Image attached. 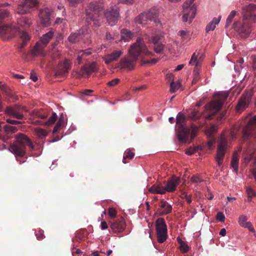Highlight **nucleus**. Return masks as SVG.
<instances>
[{"mask_svg": "<svg viewBox=\"0 0 256 256\" xmlns=\"http://www.w3.org/2000/svg\"><path fill=\"white\" fill-rule=\"evenodd\" d=\"M57 119V114L53 113L52 115L50 118L48 120L44 122V126H50L54 123Z\"/></svg>", "mask_w": 256, "mask_h": 256, "instance_id": "46", "label": "nucleus"}, {"mask_svg": "<svg viewBox=\"0 0 256 256\" xmlns=\"http://www.w3.org/2000/svg\"><path fill=\"white\" fill-rule=\"evenodd\" d=\"M134 156V153L132 152L130 150H126L124 152V156L123 162L126 163L124 160L126 158H132Z\"/></svg>", "mask_w": 256, "mask_h": 256, "instance_id": "47", "label": "nucleus"}, {"mask_svg": "<svg viewBox=\"0 0 256 256\" xmlns=\"http://www.w3.org/2000/svg\"><path fill=\"white\" fill-rule=\"evenodd\" d=\"M172 207L168 202L165 201L164 200H160V208H158V212L160 215L162 216L172 212Z\"/></svg>", "mask_w": 256, "mask_h": 256, "instance_id": "23", "label": "nucleus"}, {"mask_svg": "<svg viewBox=\"0 0 256 256\" xmlns=\"http://www.w3.org/2000/svg\"><path fill=\"white\" fill-rule=\"evenodd\" d=\"M184 120V115L183 114L180 112L178 113L176 116V126L180 127V130H178V138L180 142L185 141L188 133V130L182 125V124Z\"/></svg>", "mask_w": 256, "mask_h": 256, "instance_id": "7", "label": "nucleus"}, {"mask_svg": "<svg viewBox=\"0 0 256 256\" xmlns=\"http://www.w3.org/2000/svg\"><path fill=\"white\" fill-rule=\"evenodd\" d=\"M149 192L152 194H164L166 192L165 187L162 184H154L150 189Z\"/></svg>", "mask_w": 256, "mask_h": 256, "instance_id": "28", "label": "nucleus"}, {"mask_svg": "<svg viewBox=\"0 0 256 256\" xmlns=\"http://www.w3.org/2000/svg\"><path fill=\"white\" fill-rule=\"evenodd\" d=\"M4 130L7 132H15L18 130V128L16 126H11L8 124H6L4 126Z\"/></svg>", "mask_w": 256, "mask_h": 256, "instance_id": "50", "label": "nucleus"}, {"mask_svg": "<svg viewBox=\"0 0 256 256\" xmlns=\"http://www.w3.org/2000/svg\"><path fill=\"white\" fill-rule=\"evenodd\" d=\"M16 140L14 142H18L19 144L25 148L26 145H28L32 150H34V145L26 135L22 133H19L16 136Z\"/></svg>", "mask_w": 256, "mask_h": 256, "instance_id": "18", "label": "nucleus"}, {"mask_svg": "<svg viewBox=\"0 0 256 256\" xmlns=\"http://www.w3.org/2000/svg\"><path fill=\"white\" fill-rule=\"evenodd\" d=\"M81 38V36L79 33L72 34L68 38V40L72 43H75L78 42Z\"/></svg>", "mask_w": 256, "mask_h": 256, "instance_id": "39", "label": "nucleus"}, {"mask_svg": "<svg viewBox=\"0 0 256 256\" xmlns=\"http://www.w3.org/2000/svg\"><path fill=\"white\" fill-rule=\"evenodd\" d=\"M191 180L192 183L196 185H198L200 182H203V180L200 178V175L198 174L193 176L191 178Z\"/></svg>", "mask_w": 256, "mask_h": 256, "instance_id": "49", "label": "nucleus"}, {"mask_svg": "<svg viewBox=\"0 0 256 256\" xmlns=\"http://www.w3.org/2000/svg\"><path fill=\"white\" fill-rule=\"evenodd\" d=\"M126 226V222L124 219L120 218L112 222L110 227L114 232H119L124 230Z\"/></svg>", "mask_w": 256, "mask_h": 256, "instance_id": "20", "label": "nucleus"}, {"mask_svg": "<svg viewBox=\"0 0 256 256\" xmlns=\"http://www.w3.org/2000/svg\"><path fill=\"white\" fill-rule=\"evenodd\" d=\"M36 236L37 239L39 240H42L44 238V236L43 232L39 231L36 234Z\"/></svg>", "mask_w": 256, "mask_h": 256, "instance_id": "63", "label": "nucleus"}, {"mask_svg": "<svg viewBox=\"0 0 256 256\" xmlns=\"http://www.w3.org/2000/svg\"><path fill=\"white\" fill-rule=\"evenodd\" d=\"M17 31V28H12L4 25L0 26V35L8 34V38H11L16 34Z\"/></svg>", "mask_w": 256, "mask_h": 256, "instance_id": "24", "label": "nucleus"}, {"mask_svg": "<svg viewBox=\"0 0 256 256\" xmlns=\"http://www.w3.org/2000/svg\"><path fill=\"white\" fill-rule=\"evenodd\" d=\"M234 28L239 33H246L244 26L240 22H237L234 24Z\"/></svg>", "mask_w": 256, "mask_h": 256, "instance_id": "37", "label": "nucleus"}, {"mask_svg": "<svg viewBox=\"0 0 256 256\" xmlns=\"http://www.w3.org/2000/svg\"><path fill=\"white\" fill-rule=\"evenodd\" d=\"M222 16H218V18H214L211 22H210L206 27V32H208L210 31H213L216 28V26L218 25L220 20Z\"/></svg>", "mask_w": 256, "mask_h": 256, "instance_id": "27", "label": "nucleus"}, {"mask_svg": "<svg viewBox=\"0 0 256 256\" xmlns=\"http://www.w3.org/2000/svg\"><path fill=\"white\" fill-rule=\"evenodd\" d=\"M50 12L48 9L45 8L40 10L38 14L40 22L44 26H48L50 24Z\"/></svg>", "mask_w": 256, "mask_h": 256, "instance_id": "19", "label": "nucleus"}, {"mask_svg": "<svg viewBox=\"0 0 256 256\" xmlns=\"http://www.w3.org/2000/svg\"><path fill=\"white\" fill-rule=\"evenodd\" d=\"M178 34L183 40L186 38L188 36V32L186 31L180 30L178 32Z\"/></svg>", "mask_w": 256, "mask_h": 256, "instance_id": "62", "label": "nucleus"}, {"mask_svg": "<svg viewBox=\"0 0 256 256\" xmlns=\"http://www.w3.org/2000/svg\"><path fill=\"white\" fill-rule=\"evenodd\" d=\"M256 126V116L249 118L247 125L243 130V138L246 139L250 136H254L256 138L254 128Z\"/></svg>", "mask_w": 256, "mask_h": 256, "instance_id": "10", "label": "nucleus"}, {"mask_svg": "<svg viewBox=\"0 0 256 256\" xmlns=\"http://www.w3.org/2000/svg\"><path fill=\"white\" fill-rule=\"evenodd\" d=\"M252 93L248 92L243 95L236 106V110L238 112L244 111L247 108L251 101Z\"/></svg>", "mask_w": 256, "mask_h": 256, "instance_id": "12", "label": "nucleus"}, {"mask_svg": "<svg viewBox=\"0 0 256 256\" xmlns=\"http://www.w3.org/2000/svg\"><path fill=\"white\" fill-rule=\"evenodd\" d=\"M246 192L248 196V200H252V198L256 196V193L251 188H248L246 189Z\"/></svg>", "mask_w": 256, "mask_h": 256, "instance_id": "51", "label": "nucleus"}, {"mask_svg": "<svg viewBox=\"0 0 256 256\" xmlns=\"http://www.w3.org/2000/svg\"><path fill=\"white\" fill-rule=\"evenodd\" d=\"M156 16V14H154L151 11H148L142 13L136 18V22L145 24L149 20H152Z\"/></svg>", "mask_w": 256, "mask_h": 256, "instance_id": "17", "label": "nucleus"}, {"mask_svg": "<svg viewBox=\"0 0 256 256\" xmlns=\"http://www.w3.org/2000/svg\"><path fill=\"white\" fill-rule=\"evenodd\" d=\"M82 70L84 71L83 73L86 74H89L90 72H94L97 70V65L95 62L88 64V66H83Z\"/></svg>", "mask_w": 256, "mask_h": 256, "instance_id": "31", "label": "nucleus"}, {"mask_svg": "<svg viewBox=\"0 0 256 256\" xmlns=\"http://www.w3.org/2000/svg\"><path fill=\"white\" fill-rule=\"evenodd\" d=\"M228 147V143L226 136L224 133H222L218 140L217 154L216 157L218 166H220L222 164L223 158Z\"/></svg>", "mask_w": 256, "mask_h": 256, "instance_id": "5", "label": "nucleus"}, {"mask_svg": "<svg viewBox=\"0 0 256 256\" xmlns=\"http://www.w3.org/2000/svg\"><path fill=\"white\" fill-rule=\"evenodd\" d=\"M104 16L110 26L114 25L118 21L120 14L117 8H111L104 12Z\"/></svg>", "mask_w": 256, "mask_h": 256, "instance_id": "8", "label": "nucleus"}, {"mask_svg": "<svg viewBox=\"0 0 256 256\" xmlns=\"http://www.w3.org/2000/svg\"><path fill=\"white\" fill-rule=\"evenodd\" d=\"M10 15V12H9L7 10H5V9H4V10H0V22L8 17Z\"/></svg>", "mask_w": 256, "mask_h": 256, "instance_id": "52", "label": "nucleus"}, {"mask_svg": "<svg viewBox=\"0 0 256 256\" xmlns=\"http://www.w3.org/2000/svg\"><path fill=\"white\" fill-rule=\"evenodd\" d=\"M138 60L129 56L128 54L122 58L120 62L119 67L120 69H124L127 70H132L137 62Z\"/></svg>", "mask_w": 256, "mask_h": 256, "instance_id": "9", "label": "nucleus"}, {"mask_svg": "<svg viewBox=\"0 0 256 256\" xmlns=\"http://www.w3.org/2000/svg\"><path fill=\"white\" fill-rule=\"evenodd\" d=\"M119 82H120V79H118V78H114L112 80L108 82V84L110 86H113L117 84Z\"/></svg>", "mask_w": 256, "mask_h": 256, "instance_id": "61", "label": "nucleus"}, {"mask_svg": "<svg viewBox=\"0 0 256 256\" xmlns=\"http://www.w3.org/2000/svg\"><path fill=\"white\" fill-rule=\"evenodd\" d=\"M92 50L91 48H88L84 50H80L78 53L77 60L78 64L82 63V60L84 59L86 56L91 54Z\"/></svg>", "mask_w": 256, "mask_h": 256, "instance_id": "30", "label": "nucleus"}, {"mask_svg": "<svg viewBox=\"0 0 256 256\" xmlns=\"http://www.w3.org/2000/svg\"><path fill=\"white\" fill-rule=\"evenodd\" d=\"M154 44V49L156 53L162 52L164 48V45L160 42L153 43Z\"/></svg>", "mask_w": 256, "mask_h": 256, "instance_id": "43", "label": "nucleus"}, {"mask_svg": "<svg viewBox=\"0 0 256 256\" xmlns=\"http://www.w3.org/2000/svg\"><path fill=\"white\" fill-rule=\"evenodd\" d=\"M214 96L218 100H214L204 106V112H208L210 114L205 116L206 119H210V117L216 113L221 108L224 102L228 97L226 92H220L215 94Z\"/></svg>", "mask_w": 256, "mask_h": 256, "instance_id": "3", "label": "nucleus"}, {"mask_svg": "<svg viewBox=\"0 0 256 256\" xmlns=\"http://www.w3.org/2000/svg\"><path fill=\"white\" fill-rule=\"evenodd\" d=\"M16 12L18 14H24L29 12L30 10L28 8H27L24 2H23L18 6Z\"/></svg>", "mask_w": 256, "mask_h": 256, "instance_id": "35", "label": "nucleus"}, {"mask_svg": "<svg viewBox=\"0 0 256 256\" xmlns=\"http://www.w3.org/2000/svg\"><path fill=\"white\" fill-rule=\"evenodd\" d=\"M242 12L246 18H250L256 22V5L252 4L245 6L242 8Z\"/></svg>", "mask_w": 256, "mask_h": 256, "instance_id": "14", "label": "nucleus"}, {"mask_svg": "<svg viewBox=\"0 0 256 256\" xmlns=\"http://www.w3.org/2000/svg\"><path fill=\"white\" fill-rule=\"evenodd\" d=\"M163 36V33L162 32H160L152 36V43H158Z\"/></svg>", "mask_w": 256, "mask_h": 256, "instance_id": "44", "label": "nucleus"}, {"mask_svg": "<svg viewBox=\"0 0 256 256\" xmlns=\"http://www.w3.org/2000/svg\"><path fill=\"white\" fill-rule=\"evenodd\" d=\"M20 105H15L7 107L4 110L6 114L10 116L16 118L18 120H21L24 118V115L20 113Z\"/></svg>", "mask_w": 256, "mask_h": 256, "instance_id": "15", "label": "nucleus"}, {"mask_svg": "<svg viewBox=\"0 0 256 256\" xmlns=\"http://www.w3.org/2000/svg\"><path fill=\"white\" fill-rule=\"evenodd\" d=\"M156 230L158 242H164L167 238V226L164 218H159L156 220Z\"/></svg>", "mask_w": 256, "mask_h": 256, "instance_id": "6", "label": "nucleus"}, {"mask_svg": "<svg viewBox=\"0 0 256 256\" xmlns=\"http://www.w3.org/2000/svg\"><path fill=\"white\" fill-rule=\"evenodd\" d=\"M64 122V120L62 118H60L56 124L54 126L52 132L56 133L59 130L62 124Z\"/></svg>", "mask_w": 256, "mask_h": 256, "instance_id": "53", "label": "nucleus"}, {"mask_svg": "<svg viewBox=\"0 0 256 256\" xmlns=\"http://www.w3.org/2000/svg\"><path fill=\"white\" fill-rule=\"evenodd\" d=\"M84 0H68L69 4L72 6H76L78 4L82 2Z\"/></svg>", "mask_w": 256, "mask_h": 256, "instance_id": "57", "label": "nucleus"}, {"mask_svg": "<svg viewBox=\"0 0 256 256\" xmlns=\"http://www.w3.org/2000/svg\"><path fill=\"white\" fill-rule=\"evenodd\" d=\"M236 10H232L230 14L228 15L226 21V26H228L232 22L233 18L236 16Z\"/></svg>", "mask_w": 256, "mask_h": 256, "instance_id": "45", "label": "nucleus"}, {"mask_svg": "<svg viewBox=\"0 0 256 256\" xmlns=\"http://www.w3.org/2000/svg\"><path fill=\"white\" fill-rule=\"evenodd\" d=\"M34 130L36 135L40 138H43L48 135L47 132L42 128H35Z\"/></svg>", "mask_w": 256, "mask_h": 256, "instance_id": "38", "label": "nucleus"}, {"mask_svg": "<svg viewBox=\"0 0 256 256\" xmlns=\"http://www.w3.org/2000/svg\"><path fill=\"white\" fill-rule=\"evenodd\" d=\"M197 150V148H190L186 150V153L188 155H192L193 154L195 153Z\"/></svg>", "mask_w": 256, "mask_h": 256, "instance_id": "60", "label": "nucleus"}, {"mask_svg": "<svg viewBox=\"0 0 256 256\" xmlns=\"http://www.w3.org/2000/svg\"><path fill=\"white\" fill-rule=\"evenodd\" d=\"M254 150L252 148H248L244 150L243 158L247 162L250 161L254 157Z\"/></svg>", "mask_w": 256, "mask_h": 256, "instance_id": "32", "label": "nucleus"}, {"mask_svg": "<svg viewBox=\"0 0 256 256\" xmlns=\"http://www.w3.org/2000/svg\"><path fill=\"white\" fill-rule=\"evenodd\" d=\"M181 86V84L179 81L174 82L172 80V82L170 84V92L171 93H174L176 92Z\"/></svg>", "mask_w": 256, "mask_h": 256, "instance_id": "36", "label": "nucleus"}, {"mask_svg": "<svg viewBox=\"0 0 256 256\" xmlns=\"http://www.w3.org/2000/svg\"><path fill=\"white\" fill-rule=\"evenodd\" d=\"M128 53L129 54V56L136 60H138V56L154 55L153 53L148 50L144 40L140 38H138L136 42L130 46Z\"/></svg>", "mask_w": 256, "mask_h": 256, "instance_id": "2", "label": "nucleus"}, {"mask_svg": "<svg viewBox=\"0 0 256 256\" xmlns=\"http://www.w3.org/2000/svg\"><path fill=\"white\" fill-rule=\"evenodd\" d=\"M216 130L217 128L216 126H212L206 130V134L208 136H210L216 131Z\"/></svg>", "mask_w": 256, "mask_h": 256, "instance_id": "54", "label": "nucleus"}, {"mask_svg": "<svg viewBox=\"0 0 256 256\" xmlns=\"http://www.w3.org/2000/svg\"><path fill=\"white\" fill-rule=\"evenodd\" d=\"M123 53L124 50H116L112 51L110 54L105 55L102 58L104 62L108 64L112 62L117 61Z\"/></svg>", "mask_w": 256, "mask_h": 256, "instance_id": "13", "label": "nucleus"}, {"mask_svg": "<svg viewBox=\"0 0 256 256\" xmlns=\"http://www.w3.org/2000/svg\"><path fill=\"white\" fill-rule=\"evenodd\" d=\"M104 3L101 0L90 2L86 10V20L92 22L95 26H100L102 23L100 12L104 9Z\"/></svg>", "mask_w": 256, "mask_h": 256, "instance_id": "1", "label": "nucleus"}, {"mask_svg": "<svg viewBox=\"0 0 256 256\" xmlns=\"http://www.w3.org/2000/svg\"><path fill=\"white\" fill-rule=\"evenodd\" d=\"M177 239L180 244V248L181 252H186L189 250V248L187 244L180 238H178Z\"/></svg>", "mask_w": 256, "mask_h": 256, "instance_id": "42", "label": "nucleus"}, {"mask_svg": "<svg viewBox=\"0 0 256 256\" xmlns=\"http://www.w3.org/2000/svg\"><path fill=\"white\" fill-rule=\"evenodd\" d=\"M70 69V64L67 60H65L62 63L58 65L56 74H63L68 72Z\"/></svg>", "mask_w": 256, "mask_h": 256, "instance_id": "26", "label": "nucleus"}, {"mask_svg": "<svg viewBox=\"0 0 256 256\" xmlns=\"http://www.w3.org/2000/svg\"><path fill=\"white\" fill-rule=\"evenodd\" d=\"M108 213L111 218H114L116 215L117 212L115 208H108Z\"/></svg>", "mask_w": 256, "mask_h": 256, "instance_id": "56", "label": "nucleus"}, {"mask_svg": "<svg viewBox=\"0 0 256 256\" xmlns=\"http://www.w3.org/2000/svg\"><path fill=\"white\" fill-rule=\"evenodd\" d=\"M194 0H187L182 5L183 16L182 20L184 22H191L195 17L196 12V6L194 3Z\"/></svg>", "mask_w": 256, "mask_h": 256, "instance_id": "4", "label": "nucleus"}, {"mask_svg": "<svg viewBox=\"0 0 256 256\" xmlns=\"http://www.w3.org/2000/svg\"><path fill=\"white\" fill-rule=\"evenodd\" d=\"M0 90L3 91L4 92H5V94H8V88L6 87V86H4V84H0Z\"/></svg>", "mask_w": 256, "mask_h": 256, "instance_id": "64", "label": "nucleus"}, {"mask_svg": "<svg viewBox=\"0 0 256 256\" xmlns=\"http://www.w3.org/2000/svg\"><path fill=\"white\" fill-rule=\"evenodd\" d=\"M247 217L244 215L240 216L238 218V224L240 226L244 228H248L250 231L254 232L252 224L250 222H247Z\"/></svg>", "mask_w": 256, "mask_h": 256, "instance_id": "25", "label": "nucleus"}, {"mask_svg": "<svg viewBox=\"0 0 256 256\" xmlns=\"http://www.w3.org/2000/svg\"><path fill=\"white\" fill-rule=\"evenodd\" d=\"M17 32L20 33V39L23 41V42L20 44L21 48L24 46L26 42L30 39V36L28 34L25 32H19L17 29Z\"/></svg>", "mask_w": 256, "mask_h": 256, "instance_id": "33", "label": "nucleus"}, {"mask_svg": "<svg viewBox=\"0 0 256 256\" xmlns=\"http://www.w3.org/2000/svg\"><path fill=\"white\" fill-rule=\"evenodd\" d=\"M216 219L220 222H224L225 220V216L222 212H218L216 216Z\"/></svg>", "mask_w": 256, "mask_h": 256, "instance_id": "59", "label": "nucleus"}, {"mask_svg": "<svg viewBox=\"0 0 256 256\" xmlns=\"http://www.w3.org/2000/svg\"><path fill=\"white\" fill-rule=\"evenodd\" d=\"M132 37V32L128 30H124L122 32V35L121 36V40L124 39L128 40L130 38Z\"/></svg>", "mask_w": 256, "mask_h": 256, "instance_id": "48", "label": "nucleus"}, {"mask_svg": "<svg viewBox=\"0 0 256 256\" xmlns=\"http://www.w3.org/2000/svg\"><path fill=\"white\" fill-rule=\"evenodd\" d=\"M54 34V32L52 31H49L48 32L44 34L41 36L39 42L43 44L44 46H46L50 40L53 38Z\"/></svg>", "mask_w": 256, "mask_h": 256, "instance_id": "29", "label": "nucleus"}, {"mask_svg": "<svg viewBox=\"0 0 256 256\" xmlns=\"http://www.w3.org/2000/svg\"><path fill=\"white\" fill-rule=\"evenodd\" d=\"M179 184L180 178L176 176H173L168 181L164 186L166 192H172L174 191Z\"/></svg>", "mask_w": 256, "mask_h": 256, "instance_id": "21", "label": "nucleus"}, {"mask_svg": "<svg viewBox=\"0 0 256 256\" xmlns=\"http://www.w3.org/2000/svg\"><path fill=\"white\" fill-rule=\"evenodd\" d=\"M46 46L38 42L32 50V54L36 56H43L46 54L45 50Z\"/></svg>", "mask_w": 256, "mask_h": 256, "instance_id": "22", "label": "nucleus"}, {"mask_svg": "<svg viewBox=\"0 0 256 256\" xmlns=\"http://www.w3.org/2000/svg\"><path fill=\"white\" fill-rule=\"evenodd\" d=\"M202 114H200L198 111L194 110L192 112L190 118L193 120H198L201 117Z\"/></svg>", "mask_w": 256, "mask_h": 256, "instance_id": "55", "label": "nucleus"}, {"mask_svg": "<svg viewBox=\"0 0 256 256\" xmlns=\"http://www.w3.org/2000/svg\"><path fill=\"white\" fill-rule=\"evenodd\" d=\"M238 158L237 152H234L231 161V166L235 172L238 169Z\"/></svg>", "mask_w": 256, "mask_h": 256, "instance_id": "34", "label": "nucleus"}, {"mask_svg": "<svg viewBox=\"0 0 256 256\" xmlns=\"http://www.w3.org/2000/svg\"><path fill=\"white\" fill-rule=\"evenodd\" d=\"M32 20L30 18L22 17L20 20V22L24 26L28 27L32 24Z\"/></svg>", "mask_w": 256, "mask_h": 256, "instance_id": "41", "label": "nucleus"}, {"mask_svg": "<svg viewBox=\"0 0 256 256\" xmlns=\"http://www.w3.org/2000/svg\"><path fill=\"white\" fill-rule=\"evenodd\" d=\"M24 2L29 10L30 8L36 6L38 4L37 0H24Z\"/></svg>", "mask_w": 256, "mask_h": 256, "instance_id": "40", "label": "nucleus"}, {"mask_svg": "<svg viewBox=\"0 0 256 256\" xmlns=\"http://www.w3.org/2000/svg\"><path fill=\"white\" fill-rule=\"evenodd\" d=\"M6 122L8 123L12 124H14V125H17V124H22V122H20V121L17 120H12V119H10V118H7L6 120Z\"/></svg>", "mask_w": 256, "mask_h": 256, "instance_id": "58", "label": "nucleus"}, {"mask_svg": "<svg viewBox=\"0 0 256 256\" xmlns=\"http://www.w3.org/2000/svg\"><path fill=\"white\" fill-rule=\"evenodd\" d=\"M198 54L196 52L194 53L191 57L190 60L189 62V64L195 65L196 68L194 70L193 74L194 78L192 82V84L196 83L200 78L198 68L200 66V58L198 59Z\"/></svg>", "mask_w": 256, "mask_h": 256, "instance_id": "11", "label": "nucleus"}, {"mask_svg": "<svg viewBox=\"0 0 256 256\" xmlns=\"http://www.w3.org/2000/svg\"><path fill=\"white\" fill-rule=\"evenodd\" d=\"M9 150L16 157H23L26 154V148L18 142H14L10 144Z\"/></svg>", "mask_w": 256, "mask_h": 256, "instance_id": "16", "label": "nucleus"}]
</instances>
